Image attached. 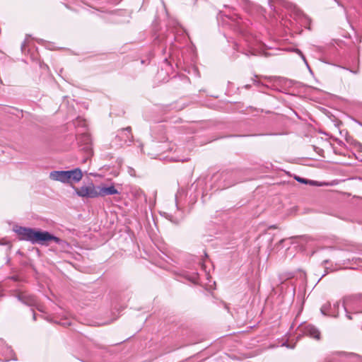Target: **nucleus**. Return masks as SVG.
Instances as JSON below:
<instances>
[{
	"instance_id": "obj_1",
	"label": "nucleus",
	"mask_w": 362,
	"mask_h": 362,
	"mask_svg": "<svg viewBox=\"0 0 362 362\" xmlns=\"http://www.w3.org/2000/svg\"><path fill=\"white\" fill-rule=\"evenodd\" d=\"M13 230L18 235L20 240L28 241L33 244H43L45 242L53 240L60 245L63 242L62 239L47 231L36 230L31 228L20 226H15Z\"/></svg>"
},
{
	"instance_id": "obj_2",
	"label": "nucleus",
	"mask_w": 362,
	"mask_h": 362,
	"mask_svg": "<svg viewBox=\"0 0 362 362\" xmlns=\"http://www.w3.org/2000/svg\"><path fill=\"white\" fill-rule=\"evenodd\" d=\"M343 308L349 320H352V314L362 313V294L344 297Z\"/></svg>"
},
{
	"instance_id": "obj_3",
	"label": "nucleus",
	"mask_w": 362,
	"mask_h": 362,
	"mask_svg": "<svg viewBox=\"0 0 362 362\" xmlns=\"http://www.w3.org/2000/svg\"><path fill=\"white\" fill-rule=\"evenodd\" d=\"M131 127H128L118 131L113 141L117 147H122L124 145H129L132 142L133 136L131 133Z\"/></svg>"
},
{
	"instance_id": "obj_4",
	"label": "nucleus",
	"mask_w": 362,
	"mask_h": 362,
	"mask_svg": "<svg viewBox=\"0 0 362 362\" xmlns=\"http://www.w3.org/2000/svg\"><path fill=\"white\" fill-rule=\"evenodd\" d=\"M16 298L22 303L30 306L35 307L39 311L42 312L41 306L39 305L36 297L32 294H30L27 291H21L16 294Z\"/></svg>"
},
{
	"instance_id": "obj_5",
	"label": "nucleus",
	"mask_w": 362,
	"mask_h": 362,
	"mask_svg": "<svg viewBox=\"0 0 362 362\" xmlns=\"http://www.w3.org/2000/svg\"><path fill=\"white\" fill-rule=\"evenodd\" d=\"M76 141L81 148L84 151L87 157L92 155L91 139L90 135L86 132H83L76 136Z\"/></svg>"
},
{
	"instance_id": "obj_6",
	"label": "nucleus",
	"mask_w": 362,
	"mask_h": 362,
	"mask_svg": "<svg viewBox=\"0 0 362 362\" xmlns=\"http://www.w3.org/2000/svg\"><path fill=\"white\" fill-rule=\"evenodd\" d=\"M298 330L299 332V337L298 338L301 337V335H305L317 340L320 339V332L313 325H301L298 327Z\"/></svg>"
},
{
	"instance_id": "obj_7",
	"label": "nucleus",
	"mask_w": 362,
	"mask_h": 362,
	"mask_svg": "<svg viewBox=\"0 0 362 362\" xmlns=\"http://www.w3.org/2000/svg\"><path fill=\"white\" fill-rule=\"evenodd\" d=\"M76 192L81 197L95 198L98 197V187H95L93 183H90L88 185L77 188Z\"/></svg>"
},
{
	"instance_id": "obj_8",
	"label": "nucleus",
	"mask_w": 362,
	"mask_h": 362,
	"mask_svg": "<svg viewBox=\"0 0 362 362\" xmlns=\"http://www.w3.org/2000/svg\"><path fill=\"white\" fill-rule=\"evenodd\" d=\"M182 196H186V192L183 188H180L177 190L175 198L177 210L179 214L177 215L175 218H174V216L171 214L168 215V218L175 223H178L183 218L182 212L180 211V207L179 206L180 199Z\"/></svg>"
},
{
	"instance_id": "obj_9",
	"label": "nucleus",
	"mask_w": 362,
	"mask_h": 362,
	"mask_svg": "<svg viewBox=\"0 0 362 362\" xmlns=\"http://www.w3.org/2000/svg\"><path fill=\"white\" fill-rule=\"evenodd\" d=\"M239 172L238 171H231V172H223L221 173V177L223 179L225 184L223 185V187H229L230 186L234 185L235 184L241 182L240 179L238 178V175Z\"/></svg>"
},
{
	"instance_id": "obj_10",
	"label": "nucleus",
	"mask_w": 362,
	"mask_h": 362,
	"mask_svg": "<svg viewBox=\"0 0 362 362\" xmlns=\"http://www.w3.org/2000/svg\"><path fill=\"white\" fill-rule=\"evenodd\" d=\"M339 308V302H336L333 305H332L329 302H327L322 305L320 312L324 315L337 317L338 316Z\"/></svg>"
},
{
	"instance_id": "obj_11",
	"label": "nucleus",
	"mask_w": 362,
	"mask_h": 362,
	"mask_svg": "<svg viewBox=\"0 0 362 362\" xmlns=\"http://www.w3.org/2000/svg\"><path fill=\"white\" fill-rule=\"evenodd\" d=\"M65 184H73L78 182L83 177L80 168H76L71 170H66Z\"/></svg>"
},
{
	"instance_id": "obj_12",
	"label": "nucleus",
	"mask_w": 362,
	"mask_h": 362,
	"mask_svg": "<svg viewBox=\"0 0 362 362\" xmlns=\"http://www.w3.org/2000/svg\"><path fill=\"white\" fill-rule=\"evenodd\" d=\"M119 194V191L113 186L98 187V197H105Z\"/></svg>"
},
{
	"instance_id": "obj_13",
	"label": "nucleus",
	"mask_w": 362,
	"mask_h": 362,
	"mask_svg": "<svg viewBox=\"0 0 362 362\" xmlns=\"http://www.w3.org/2000/svg\"><path fill=\"white\" fill-rule=\"evenodd\" d=\"M66 170H54L50 172L49 178L65 184Z\"/></svg>"
},
{
	"instance_id": "obj_14",
	"label": "nucleus",
	"mask_w": 362,
	"mask_h": 362,
	"mask_svg": "<svg viewBox=\"0 0 362 362\" xmlns=\"http://www.w3.org/2000/svg\"><path fill=\"white\" fill-rule=\"evenodd\" d=\"M226 18L229 20L230 22H227V23L229 24L230 26L233 27V28L239 33H241L243 30L241 22L240 20H238L237 16H226Z\"/></svg>"
},
{
	"instance_id": "obj_15",
	"label": "nucleus",
	"mask_w": 362,
	"mask_h": 362,
	"mask_svg": "<svg viewBox=\"0 0 362 362\" xmlns=\"http://www.w3.org/2000/svg\"><path fill=\"white\" fill-rule=\"evenodd\" d=\"M295 180L296 181H298V182L300 183H303V184H310L312 185H315V183H316V181H313V180H307V179H305V178H303V177H300L299 176H295Z\"/></svg>"
},
{
	"instance_id": "obj_16",
	"label": "nucleus",
	"mask_w": 362,
	"mask_h": 362,
	"mask_svg": "<svg viewBox=\"0 0 362 362\" xmlns=\"http://www.w3.org/2000/svg\"><path fill=\"white\" fill-rule=\"evenodd\" d=\"M348 356L351 362H362V357L358 354L350 353Z\"/></svg>"
},
{
	"instance_id": "obj_17",
	"label": "nucleus",
	"mask_w": 362,
	"mask_h": 362,
	"mask_svg": "<svg viewBox=\"0 0 362 362\" xmlns=\"http://www.w3.org/2000/svg\"><path fill=\"white\" fill-rule=\"evenodd\" d=\"M10 351V348L5 344L4 341L0 340V355H4L6 352Z\"/></svg>"
},
{
	"instance_id": "obj_18",
	"label": "nucleus",
	"mask_w": 362,
	"mask_h": 362,
	"mask_svg": "<svg viewBox=\"0 0 362 362\" xmlns=\"http://www.w3.org/2000/svg\"><path fill=\"white\" fill-rule=\"evenodd\" d=\"M74 125H81L82 127H86V121L81 118H77V119L74 122Z\"/></svg>"
},
{
	"instance_id": "obj_19",
	"label": "nucleus",
	"mask_w": 362,
	"mask_h": 362,
	"mask_svg": "<svg viewBox=\"0 0 362 362\" xmlns=\"http://www.w3.org/2000/svg\"><path fill=\"white\" fill-rule=\"evenodd\" d=\"M189 280L193 283H196L198 281V274H193L190 277H189Z\"/></svg>"
},
{
	"instance_id": "obj_20",
	"label": "nucleus",
	"mask_w": 362,
	"mask_h": 362,
	"mask_svg": "<svg viewBox=\"0 0 362 362\" xmlns=\"http://www.w3.org/2000/svg\"><path fill=\"white\" fill-rule=\"evenodd\" d=\"M354 146L355 148L358 151H362V144L358 142V141H356L354 143Z\"/></svg>"
},
{
	"instance_id": "obj_21",
	"label": "nucleus",
	"mask_w": 362,
	"mask_h": 362,
	"mask_svg": "<svg viewBox=\"0 0 362 362\" xmlns=\"http://www.w3.org/2000/svg\"><path fill=\"white\" fill-rule=\"evenodd\" d=\"M161 151V149H158L157 153H149L148 152L147 154L149 155L153 158H156L157 156L159 155V152Z\"/></svg>"
},
{
	"instance_id": "obj_22",
	"label": "nucleus",
	"mask_w": 362,
	"mask_h": 362,
	"mask_svg": "<svg viewBox=\"0 0 362 362\" xmlns=\"http://www.w3.org/2000/svg\"><path fill=\"white\" fill-rule=\"evenodd\" d=\"M297 52L301 56L302 59H303V61L305 62L306 66H308V68L310 69V67H309V65L305 59V57H304V55L303 54V53L301 52V51H300L299 49H297Z\"/></svg>"
},
{
	"instance_id": "obj_23",
	"label": "nucleus",
	"mask_w": 362,
	"mask_h": 362,
	"mask_svg": "<svg viewBox=\"0 0 362 362\" xmlns=\"http://www.w3.org/2000/svg\"><path fill=\"white\" fill-rule=\"evenodd\" d=\"M21 51L24 54H25V52H26V42L25 41H24L21 45Z\"/></svg>"
},
{
	"instance_id": "obj_24",
	"label": "nucleus",
	"mask_w": 362,
	"mask_h": 362,
	"mask_svg": "<svg viewBox=\"0 0 362 362\" xmlns=\"http://www.w3.org/2000/svg\"><path fill=\"white\" fill-rule=\"evenodd\" d=\"M276 80H278L279 82H286L287 80L284 78H281V77H279V78H276Z\"/></svg>"
},
{
	"instance_id": "obj_25",
	"label": "nucleus",
	"mask_w": 362,
	"mask_h": 362,
	"mask_svg": "<svg viewBox=\"0 0 362 362\" xmlns=\"http://www.w3.org/2000/svg\"><path fill=\"white\" fill-rule=\"evenodd\" d=\"M153 146L156 148H158L159 147V145L157 144V143H154L153 144Z\"/></svg>"
},
{
	"instance_id": "obj_26",
	"label": "nucleus",
	"mask_w": 362,
	"mask_h": 362,
	"mask_svg": "<svg viewBox=\"0 0 362 362\" xmlns=\"http://www.w3.org/2000/svg\"><path fill=\"white\" fill-rule=\"evenodd\" d=\"M253 81H254L255 84H257V85L259 84V82L258 81L254 80Z\"/></svg>"
},
{
	"instance_id": "obj_27",
	"label": "nucleus",
	"mask_w": 362,
	"mask_h": 362,
	"mask_svg": "<svg viewBox=\"0 0 362 362\" xmlns=\"http://www.w3.org/2000/svg\"><path fill=\"white\" fill-rule=\"evenodd\" d=\"M33 320H36V315H35V313H33Z\"/></svg>"
},
{
	"instance_id": "obj_28",
	"label": "nucleus",
	"mask_w": 362,
	"mask_h": 362,
	"mask_svg": "<svg viewBox=\"0 0 362 362\" xmlns=\"http://www.w3.org/2000/svg\"><path fill=\"white\" fill-rule=\"evenodd\" d=\"M250 87V85H246V86H245V88H249Z\"/></svg>"
},
{
	"instance_id": "obj_29",
	"label": "nucleus",
	"mask_w": 362,
	"mask_h": 362,
	"mask_svg": "<svg viewBox=\"0 0 362 362\" xmlns=\"http://www.w3.org/2000/svg\"><path fill=\"white\" fill-rule=\"evenodd\" d=\"M324 262L326 264V263H327V262H328V261H327V260H325V261H324Z\"/></svg>"
},
{
	"instance_id": "obj_30",
	"label": "nucleus",
	"mask_w": 362,
	"mask_h": 362,
	"mask_svg": "<svg viewBox=\"0 0 362 362\" xmlns=\"http://www.w3.org/2000/svg\"><path fill=\"white\" fill-rule=\"evenodd\" d=\"M0 244H2V243L0 242Z\"/></svg>"
}]
</instances>
